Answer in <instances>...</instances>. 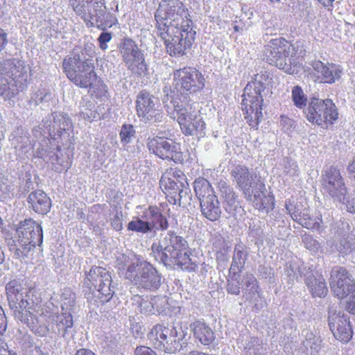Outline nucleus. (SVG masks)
Instances as JSON below:
<instances>
[{
    "mask_svg": "<svg viewBox=\"0 0 355 355\" xmlns=\"http://www.w3.org/2000/svg\"><path fill=\"white\" fill-rule=\"evenodd\" d=\"M8 43L7 33L0 28V51L4 48Z\"/></svg>",
    "mask_w": 355,
    "mask_h": 355,
    "instance_id": "61",
    "label": "nucleus"
},
{
    "mask_svg": "<svg viewBox=\"0 0 355 355\" xmlns=\"http://www.w3.org/2000/svg\"><path fill=\"white\" fill-rule=\"evenodd\" d=\"M121 214H116L112 219H111V225L114 229L116 231H120L123 229V224L121 220Z\"/></svg>",
    "mask_w": 355,
    "mask_h": 355,
    "instance_id": "56",
    "label": "nucleus"
},
{
    "mask_svg": "<svg viewBox=\"0 0 355 355\" xmlns=\"http://www.w3.org/2000/svg\"><path fill=\"white\" fill-rule=\"evenodd\" d=\"M53 320L51 329L53 333L58 336L65 337L69 329L73 327V319L70 311H64L55 315Z\"/></svg>",
    "mask_w": 355,
    "mask_h": 355,
    "instance_id": "33",
    "label": "nucleus"
},
{
    "mask_svg": "<svg viewBox=\"0 0 355 355\" xmlns=\"http://www.w3.org/2000/svg\"><path fill=\"white\" fill-rule=\"evenodd\" d=\"M346 229L349 230V225H345L340 221L335 224L332 228L335 235V244L330 246V252H338L345 256L355 250V238L352 235L347 234Z\"/></svg>",
    "mask_w": 355,
    "mask_h": 355,
    "instance_id": "26",
    "label": "nucleus"
},
{
    "mask_svg": "<svg viewBox=\"0 0 355 355\" xmlns=\"http://www.w3.org/2000/svg\"><path fill=\"white\" fill-rule=\"evenodd\" d=\"M303 242L305 248L313 253L318 252L320 249V243L313 239L311 236H304L303 238Z\"/></svg>",
    "mask_w": 355,
    "mask_h": 355,
    "instance_id": "49",
    "label": "nucleus"
},
{
    "mask_svg": "<svg viewBox=\"0 0 355 355\" xmlns=\"http://www.w3.org/2000/svg\"><path fill=\"white\" fill-rule=\"evenodd\" d=\"M125 277L135 285L149 290H157L162 282L156 269L146 262H137V265L129 266Z\"/></svg>",
    "mask_w": 355,
    "mask_h": 355,
    "instance_id": "17",
    "label": "nucleus"
},
{
    "mask_svg": "<svg viewBox=\"0 0 355 355\" xmlns=\"http://www.w3.org/2000/svg\"><path fill=\"white\" fill-rule=\"evenodd\" d=\"M135 355H157V354L148 347L139 346L135 349Z\"/></svg>",
    "mask_w": 355,
    "mask_h": 355,
    "instance_id": "54",
    "label": "nucleus"
},
{
    "mask_svg": "<svg viewBox=\"0 0 355 355\" xmlns=\"http://www.w3.org/2000/svg\"><path fill=\"white\" fill-rule=\"evenodd\" d=\"M17 234V239L10 241L9 248L15 258L25 261L31 255L35 247L42 243V229L40 224L28 218L19 223Z\"/></svg>",
    "mask_w": 355,
    "mask_h": 355,
    "instance_id": "8",
    "label": "nucleus"
},
{
    "mask_svg": "<svg viewBox=\"0 0 355 355\" xmlns=\"http://www.w3.org/2000/svg\"><path fill=\"white\" fill-rule=\"evenodd\" d=\"M307 120L318 125L322 123H332L338 119V111L331 99L325 100L313 98L305 110Z\"/></svg>",
    "mask_w": 355,
    "mask_h": 355,
    "instance_id": "18",
    "label": "nucleus"
},
{
    "mask_svg": "<svg viewBox=\"0 0 355 355\" xmlns=\"http://www.w3.org/2000/svg\"><path fill=\"white\" fill-rule=\"evenodd\" d=\"M322 185L324 191L334 200L345 202L347 189L339 169L330 166L322 175Z\"/></svg>",
    "mask_w": 355,
    "mask_h": 355,
    "instance_id": "21",
    "label": "nucleus"
},
{
    "mask_svg": "<svg viewBox=\"0 0 355 355\" xmlns=\"http://www.w3.org/2000/svg\"><path fill=\"white\" fill-rule=\"evenodd\" d=\"M110 273L102 267L94 266L89 272H86L85 284L92 290V286L96 289L94 291V297L99 300L102 304L108 302L114 293V286L112 284Z\"/></svg>",
    "mask_w": 355,
    "mask_h": 355,
    "instance_id": "15",
    "label": "nucleus"
},
{
    "mask_svg": "<svg viewBox=\"0 0 355 355\" xmlns=\"http://www.w3.org/2000/svg\"><path fill=\"white\" fill-rule=\"evenodd\" d=\"M69 6L88 28L105 31L118 24L119 3L112 1L106 6L105 0H69Z\"/></svg>",
    "mask_w": 355,
    "mask_h": 355,
    "instance_id": "2",
    "label": "nucleus"
},
{
    "mask_svg": "<svg viewBox=\"0 0 355 355\" xmlns=\"http://www.w3.org/2000/svg\"><path fill=\"white\" fill-rule=\"evenodd\" d=\"M243 288V297L252 302L257 301L260 297L257 279L252 275H247L242 280Z\"/></svg>",
    "mask_w": 355,
    "mask_h": 355,
    "instance_id": "37",
    "label": "nucleus"
},
{
    "mask_svg": "<svg viewBox=\"0 0 355 355\" xmlns=\"http://www.w3.org/2000/svg\"><path fill=\"white\" fill-rule=\"evenodd\" d=\"M313 70L317 73L321 83L332 84L338 80L343 74V69L335 64H327L321 61H314L312 64Z\"/></svg>",
    "mask_w": 355,
    "mask_h": 355,
    "instance_id": "28",
    "label": "nucleus"
},
{
    "mask_svg": "<svg viewBox=\"0 0 355 355\" xmlns=\"http://www.w3.org/2000/svg\"><path fill=\"white\" fill-rule=\"evenodd\" d=\"M231 175L245 198L251 201L256 209L266 212L269 208L272 209L274 197L266 194V186L255 173L244 165H237L231 171Z\"/></svg>",
    "mask_w": 355,
    "mask_h": 355,
    "instance_id": "4",
    "label": "nucleus"
},
{
    "mask_svg": "<svg viewBox=\"0 0 355 355\" xmlns=\"http://www.w3.org/2000/svg\"><path fill=\"white\" fill-rule=\"evenodd\" d=\"M6 318L4 315L3 310L0 306V334H3L6 330Z\"/></svg>",
    "mask_w": 355,
    "mask_h": 355,
    "instance_id": "59",
    "label": "nucleus"
},
{
    "mask_svg": "<svg viewBox=\"0 0 355 355\" xmlns=\"http://www.w3.org/2000/svg\"><path fill=\"white\" fill-rule=\"evenodd\" d=\"M72 125L69 117L62 112H53L45 121L44 126L49 132L50 135L61 137L63 133H66Z\"/></svg>",
    "mask_w": 355,
    "mask_h": 355,
    "instance_id": "29",
    "label": "nucleus"
},
{
    "mask_svg": "<svg viewBox=\"0 0 355 355\" xmlns=\"http://www.w3.org/2000/svg\"><path fill=\"white\" fill-rule=\"evenodd\" d=\"M248 254V253L246 251L245 246L242 245H236L234 248L230 271L234 274L240 272L245 263Z\"/></svg>",
    "mask_w": 355,
    "mask_h": 355,
    "instance_id": "38",
    "label": "nucleus"
},
{
    "mask_svg": "<svg viewBox=\"0 0 355 355\" xmlns=\"http://www.w3.org/2000/svg\"><path fill=\"white\" fill-rule=\"evenodd\" d=\"M119 52L128 69L140 76L147 71L144 58L136 43L130 38H124L119 44Z\"/></svg>",
    "mask_w": 355,
    "mask_h": 355,
    "instance_id": "20",
    "label": "nucleus"
},
{
    "mask_svg": "<svg viewBox=\"0 0 355 355\" xmlns=\"http://www.w3.org/2000/svg\"><path fill=\"white\" fill-rule=\"evenodd\" d=\"M75 293L69 288H64L61 295V306L62 310L69 311L75 305Z\"/></svg>",
    "mask_w": 355,
    "mask_h": 355,
    "instance_id": "44",
    "label": "nucleus"
},
{
    "mask_svg": "<svg viewBox=\"0 0 355 355\" xmlns=\"http://www.w3.org/2000/svg\"><path fill=\"white\" fill-rule=\"evenodd\" d=\"M28 67L24 61L6 60L0 68V96L10 100L23 91L27 85Z\"/></svg>",
    "mask_w": 355,
    "mask_h": 355,
    "instance_id": "6",
    "label": "nucleus"
},
{
    "mask_svg": "<svg viewBox=\"0 0 355 355\" xmlns=\"http://www.w3.org/2000/svg\"><path fill=\"white\" fill-rule=\"evenodd\" d=\"M227 291L232 295H239L240 293V286L238 282H228Z\"/></svg>",
    "mask_w": 355,
    "mask_h": 355,
    "instance_id": "55",
    "label": "nucleus"
},
{
    "mask_svg": "<svg viewBox=\"0 0 355 355\" xmlns=\"http://www.w3.org/2000/svg\"><path fill=\"white\" fill-rule=\"evenodd\" d=\"M116 266H117L118 269L120 271L125 270V272H127V270L129 268V266L137 265V263L132 262V261L130 259L129 257L124 254H121L119 255L116 258Z\"/></svg>",
    "mask_w": 355,
    "mask_h": 355,
    "instance_id": "48",
    "label": "nucleus"
},
{
    "mask_svg": "<svg viewBox=\"0 0 355 355\" xmlns=\"http://www.w3.org/2000/svg\"><path fill=\"white\" fill-rule=\"evenodd\" d=\"M284 172L289 176L298 175V166L295 162L287 159L284 164Z\"/></svg>",
    "mask_w": 355,
    "mask_h": 355,
    "instance_id": "51",
    "label": "nucleus"
},
{
    "mask_svg": "<svg viewBox=\"0 0 355 355\" xmlns=\"http://www.w3.org/2000/svg\"><path fill=\"white\" fill-rule=\"evenodd\" d=\"M268 78L267 71H261L254 75V80L243 90L242 110L245 111V118L248 123L253 128L257 127L262 118L263 98L261 94L265 89Z\"/></svg>",
    "mask_w": 355,
    "mask_h": 355,
    "instance_id": "7",
    "label": "nucleus"
},
{
    "mask_svg": "<svg viewBox=\"0 0 355 355\" xmlns=\"http://www.w3.org/2000/svg\"><path fill=\"white\" fill-rule=\"evenodd\" d=\"M75 355H96L91 350L87 349H80L76 351Z\"/></svg>",
    "mask_w": 355,
    "mask_h": 355,
    "instance_id": "64",
    "label": "nucleus"
},
{
    "mask_svg": "<svg viewBox=\"0 0 355 355\" xmlns=\"http://www.w3.org/2000/svg\"><path fill=\"white\" fill-rule=\"evenodd\" d=\"M166 110L171 117L177 119L182 132L185 135L202 136L205 128V123L200 116L194 114L193 105L184 103L173 98L169 103L166 104Z\"/></svg>",
    "mask_w": 355,
    "mask_h": 355,
    "instance_id": "10",
    "label": "nucleus"
},
{
    "mask_svg": "<svg viewBox=\"0 0 355 355\" xmlns=\"http://www.w3.org/2000/svg\"><path fill=\"white\" fill-rule=\"evenodd\" d=\"M112 37V35L109 32H102L98 37V42L99 43V47L101 50H106L107 49V43L109 42Z\"/></svg>",
    "mask_w": 355,
    "mask_h": 355,
    "instance_id": "52",
    "label": "nucleus"
},
{
    "mask_svg": "<svg viewBox=\"0 0 355 355\" xmlns=\"http://www.w3.org/2000/svg\"><path fill=\"white\" fill-rule=\"evenodd\" d=\"M147 146L150 152L163 159L175 162L181 159L180 145L171 139L158 137L148 139Z\"/></svg>",
    "mask_w": 355,
    "mask_h": 355,
    "instance_id": "23",
    "label": "nucleus"
},
{
    "mask_svg": "<svg viewBox=\"0 0 355 355\" xmlns=\"http://www.w3.org/2000/svg\"><path fill=\"white\" fill-rule=\"evenodd\" d=\"M347 171L350 175L355 179V157L347 166Z\"/></svg>",
    "mask_w": 355,
    "mask_h": 355,
    "instance_id": "63",
    "label": "nucleus"
},
{
    "mask_svg": "<svg viewBox=\"0 0 355 355\" xmlns=\"http://www.w3.org/2000/svg\"><path fill=\"white\" fill-rule=\"evenodd\" d=\"M346 207L348 211L355 213V193H353L347 201Z\"/></svg>",
    "mask_w": 355,
    "mask_h": 355,
    "instance_id": "60",
    "label": "nucleus"
},
{
    "mask_svg": "<svg viewBox=\"0 0 355 355\" xmlns=\"http://www.w3.org/2000/svg\"><path fill=\"white\" fill-rule=\"evenodd\" d=\"M182 173L180 171L167 172L164 173L160 180V188L165 193L177 194L180 182H179L178 173Z\"/></svg>",
    "mask_w": 355,
    "mask_h": 355,
    "instance_id": "36",
    "label": "nucleus"
},
{
    "mask_svg": "<svg viewBox=\"0 0 355 355\" xmlns=\"http://www.w3.org/2000/svg\"><path fill=\"white\" fill-rule=\"evenodd\" d=\"M30 207L36 213L46 214L51 207L49 197L42 190L32 191L28 198Z\"/></svg>",
    "mask_w": 355,
    "mask_h": 355,
    "instance_id": "30",
    "label": "nucleus"
},
{
    "mask_svg": "<svg viewBox=\"0 0 355 355\" xmlns=\"http://www.w3.org/2000/svg\"><path fill=\"white\" fill-rule=\"evenodd\" d=\"M187 329V326H182V324L167 327L157 324L153 327L148 337L156 347L164 352L173 354L181 348Z\"/></svg>",
    "mask_w": 355,
    "mask_h": 355,
    "instance_id": "11",
    "label": "nucleus"
},
{
    "mask_svg": "<svg viewBox=\"0 0 355 355\" xmlns=\"http://www.w3.org/2000/svg\"><path fill=\"white\" fill-rule=\"evenodd\" d=\"M49 161L51 162L53 169L58 172L67 171L71 164V160L67 153L62 152L60 148H58L57 151L50 152L47 154Z\"/></svg>",
    "mask_w": 355,
    "mask_h": 355,
    "instance_id": "35",
    "label": "nucleus"
},
{
    "mask_svg": "<svg viewBox=\"0 0 355 355\" xmlns=\"http://www.w3.org/2000/svg\"><path fill=\"white\" fill-rule=\"evenodd\" d=\"M80 116L87 121H92L96 117V106L94 103L87 98H83L80 103Z\"/></svg>",
    "mask_w": 355,
    "mask_h": 355,
    "instance_id": "40",
    "label": "nucleus"
},
{
    "mask_svg": "<svg viewBox=\"0 0 355 355\" xmlns=\"http://www.w3.org/2000/svg\"><path fill=\"white\" fill-rule=\"evenodd\" d=\"M151 298L155 314L161 313L166 309L168 305L166 296H153Z\"/></svg>",
    "mask_w": 355,
    "mask_h": 355,
    "instance_id": "46",
    "label": "nucleus"
},
{
    "mask_svg": "<svg viewBox=\"0 0 355 355\" xmlns=\"http://www.w3.org/2000/svg\"><path fill=\"white\" fill-rule=\"evenodd\" d=\"M63 71L67 77L81 88L92 87L97 78L94 60L84 53H72L64 58Z\"/></svg>",
    "mask_w": 355,
    "mask_h": 355,
    "instance_id": "9",
    "label": "nucleus"
},
{
    "mask_svg": "<svg viewBox=\"0 0 355 355\" xmlns=\"http://www.w3.org/2000/svg\"><path fill=\"white\" fill-rule=\"evenodd\" d=\"M329 326L336 339L347 343L352 338L353 332L347 316L336 313L330 315Z\"/></svg>",
    "mask_w": 355,
    "mask_h": 355,
    "instance_id": "27",
    "label": "nucleus"
},
{
    "mask_svg": "<svg viewBox=\"0 0 355 355\" xmlns=\"http://www.w3.org/2000/svg\"><path fill=\"white\" fill-rule=\"evenodd\" d=\"M223 197L225 198V209L232 216H241L243 209L240 205L238 196L233 189L230 187H223Z\"/></svg>",
    "mask_w": 355,
    "mask_h": 355,
    "instance_id": "32",
    "label": "nucleus"
},
{
    "mask_svg": "<svg viewBox=\"0 0 355 355\" xmlns=\"http://www.w3.org/2000/svg\"><path fill=\"white\" fill-rule=\"evenodd\" d=\"M151 248L155 257L165 266L177 265L189 272L197 268V263L188 254L187 241L173 231L162 234L159 242L154 243Z\"/></svg>",
    "mask_w": 355,
    "mask_h": 355,
    "instance_id": "3",
    "label": "nucleus"
},
{
    "mask_svg": "<svg viewBox=\"0 0 355 355\" xmlns=\"http://www.w3.org/2000/svg\"><path fill=\"white\" fill-rule=\"evenodd\" d=\"M157 35L164 41L166 52L174 57L186 55L191 49L196 35L191 20L182 21L180 25H159Z\"/></svg>",
    "mask_w": 355,
    "mask_h": 355,
    "instance_id": "5",
    "label": "nucleus"
},
{
    "mask_svg": "<svg viewBox=\"0 0 355 355\" xmlns=\"http://www.w3.org/2000/svg\"><path fill=\"white\" fill-rule=\"evenodd\" d=\"M178 174L180 186L177 195L178 196V199L182 203H187L191 200V190L189 188V184L185 175L183 173H180Z\"/></svg>",
    "mask_w": 355,
    "mask_h": 355,
    "instance_id": "42",
    "label": "nucleus"
},
{
    "mask_svg": "<svg viewBox=\"0 0 355 355\" xmlns=\"http://www.w3.org/2000/svg\"><path fill=\"white\" fill-rule=\"evenodd\" d=\"M194 191L200 201L202 214L211 221L218 220L221 214V208L218 197L209 182L205 179L194 182Z\"/></svg>",
    "mask_w": 355,
    "mask_h": 355,
    "instance_id": "16",
    "label": "nucleus"
},
{
    "mask_svg": "<svg viewBox=\"0 0 355 355\" xmlns=\"http://www.w3.org/2000/svg\"><path fill=\"white\" fill-rule=\"evenodd\" d=\"M330 286L335 295L343 299L352 295L355 282L344 268L336 267L331 272Z\"/></svg>",
    "mask_w": 355,
    "mask_h": 355,
    "instance_id": "24",
    "label": "nucleus"
},
{
    "mask_svg": "<svg viewBox=\"0 0 355 355\" xmlns=\"http://www.w3.org/2000/svg\"><path fill=\"white\" fill-rule=\"evenodd\" d=\"M52 99V94L46 89H40L32 94L29 100L31 105H38L42 104L44 106H49L50 101Z\"/></svg>",
    "mask_w": 355,
    "mask_h": 355,
    "instance_id": "41",
    "label": "nucleus"
},
{
    "mask_svg": "<svg viewBox=\"0 0 355 355\" xmlns=\"http://www.w3.org/2000/svg\"><path fill=\"white\" fill-rule=\"evenodd\" d=\"M285 51H283V58L286 59V64H290L293 73L297 72L295 69L297 60L304 55V49L301 42H296L294 44L289 43L286 40L284 44Z\"/></svg>",
    "mask_w": 355,
    "mask_h": 355,
    "instance_id": "34",
    "label": "nucleus"
},
{
    "mask_svg": "<svg viewBox=\"0 0 355 355\" xmlns=\"http://www.w3.org/2000/svg\"><path fill=\"white\" fill-rule=\"evenodd\" d=\"M286 40L278 37L270 40L264 46L263 59L272 65H275L280 69L289 74H293L290 64H286V59L283 58V51H285Z\"/></svg>",
    "mask_w": 355,
    "mask_h": 355,
    "instance_id": "22",
    "label": "nucleus"
},
{
    "mask_svg": "<svg viewBox=\"0 0 355 355\" xmlns=\"http://www.w3.org/2000/svg\"><path fill=\"white\" fill-rule=\"evenodd\" d=\"M151 297L141 298L139 302L140 311L145 314H155Z\"/></svg>",
    "mask_w": 355,
    "mask_h": 355,
    "instance_id": "50",
    "label": "nucleus"
},
{
    "mask_svg": "<svg viewBox=\"0 0 355 355\" xmlns=\"http://www.w3.org/2000/svg\"><path fill=\"white\" fill-rule=\"evenodd\" d=\"M8 304L15 317L26 324L39 336H46L49 331L44 324L41 299L35 288L24 285L19 280L13 279L6 286Z\"/></svg>",
    "mask_w": 355,
    "mask_h": 355,
    "instance_id": "1",
    "label": "nucleus"
},
{
    "mask_svg": "<svg viewBox=\"0 0 355 355\" xmlns=\"http://www.w3.org/2000/svg\"><path fill=\"white\" fill-rule=\"evenodd\" d=\"M168 222L166 217L156 206H149L145 209L142 214L133 217L127 225L129 231L139 234L156 233L157 231H164L168 228Z\"/></svg>",
    "mask_w": 355,
    "mask_h": 355,
    "instance_id": "13",
    "label": "nucleus"
},
{
    "mask_svg": "<svg viewBox=\"0 0 355 355\" xmlns=\"http://www.w3.org/2000/svg\"><path fill=\"white\" fill-rule=\"evenodd\" d=\"M194 338L202 345H209L215 339L212 329L206 323L196 320L190 324Z\"/></svg>",
    "mask_w": 355,
    "mask_h": 355,
    "instance_id": "31",
    "label": "nucleus"
},
{
    "mask_svg": "<svg viewBox=\"0 0 355 355\" xmlns=\"http://www.w3.org/2000/svg\"><path fill=\"white\" fill-rule=\"evenodd\" d=\"M288 276L298 280L299 277L304 276V282L309 288L313 297H324L328 291L325 280L318 272H313L310 268L302 266L299 267L295 264H290L286 270Z\"/></svg>",
    "mask_w": 355,
    "mask_h": 355,
    "instance_id": "19",
    "label": "nucleus"
},
{
    "mask_svg": "<svg viewBox=\"0 0 355 355\" xmlns=\"http://www.w3.org/2000/svg\"><path fill=\"white\" fill-rule=\"evenodd\" d=\"M303 346L310 352L311 355H316L321 347V340L312 333L307 334Z\"/></svg>",
    "mask_w": 355,
    "mask_h": 355,
    "instance_id": "43",
    "label": "nucleus"
},
{
    "mask_svg": "<svg viewBox=\"0 0 355 355\" xmlns=\"http://www.w3.org/2000/svg\"><path fill=\"white\" fill-rule=\"evenodd\" d=\"M135 130L132 125L124 124L120 132V137L122 142L128 144L130 141L132 137H134Z\"/></svg>",
    "mask_w": 355,
    "mask_h": 355,
    "instance_id": "47",
    "label": "nucleus"
},
{
    "mask_svg": "<svg viewBox=\"0 0 355 355\" xmlns=\"http://www.w3.org/2000/svg\"><path fill=\"white\" fill-rule=\"evenodd\" d=\"M174 90L173 98L181 103L187 102V95L202 89L205 86V79L200 71L191 67H184L173 71Z\"/></svg>",
    "mask_w": 355,
    "mask_h": 355,
    "instance_id": "12",
    "label": "nucleus"
},
{
    "mask_svg": "<svg viewBox=\"0 0 355 355\" xmlns=\"http://www.w3.org/2000/svg\"><path fill=\"white\" fill-rule=\"evenodd\" d=\"M345 309L349 313L355 314V288L353 290L350 300L347 302Z\"/></svg>",
    "mask_w": 355,
    "mask_h": 355,
    "instance_id": "57",
    "label": "nucleus"
},
{
    "mask_svg": "<svg viewBox=\"0 0 355 355\" xmlns=\"http://www.w3.org/2000/svg\"><path fill=\"white\" fill-rule=\"evenodd\" d=\"M188 9L181 0H160L155 12V28L159 25H180L182 21L191 20Z\"/></svg>",
    "mask_w": 355,
    "mask_h": 355,
    "instance_id": "14",
    "label": "nucleus"
},
{
    "mask_svg": "<svg viewBox=\"0 0 355 355\" xmlns=\"http://www.w3.org/2000/svg\"><path fill=\"white\" fill-rule=\"evenodd\" d=\"M291 94L294 105L300 109L304 108L306 105L307 98L302 89L300 86H294Z\"/></svg>",
    "mask_w": 355,
    "mask_h": 355,
    "instance_id": "45",
    "label": "nucleus"
},
{
    "mask_svg": "<svg viewBox=\"0 0 355 355\" xmlns=\"http://www.w3.org/2000/svg\"><path fill=\"white\" fill-rule=\"evenodd\" d=\"M137 111L140 120L144 123L159 122L163 117L162 112L155 106L153 96L146 91L141 92L137 96Z\"/></svg>",
    "mask_w": 355,
    "mask_h": 355,
    "instance_id": "25",
    "label": "nucleus"
},
{
    "mask_svg": "<svg viewBox=\"0 0 355 355\" xmlns=\"http://www.w3.org/2000/svg\"><path fill=\"white\" fill-rule=\"evenodd\" d=\"M281 125L286 131H291L295 127V121L286 116H281Z\"/></svg>",
    "mask_w": 355,
    "mask_h": 355,
    "instance_id": "53",
    "label": "nucleus"
},
{
    "mask_svg": "<svg viewBox=\"0 0 355 355\" xmlns=\"http://www.w3.org/2000/svg\"><path fill=\"white\" fill-rule=\"evenodd\" d=\"M292 219L307 229L316 230L320 228V223L322 222L321 218H319L320 222L315 221L314 219L309 216L306 211L302 212L301 215H296L293 213Z\"/></svg>",
    "mask_w": 355,
    "mask_h": 355,
    "instance_id": "39",
    "label": "nucleus"
},
{
    "mask_svg": "<svg viewBox=\"0 0 355 355\" xmlns=\"http://www.w3.org/2000/svg\"><path fill=\"white\" fill-rule=\"evenodd\" d=\"M166 197L168 198V201L169 202V203L172 205H176L178 203L180 206L181 205L182 202L178 199V196L177 194H170L169 193H166Z\"/></svg>",
    "mask_w": 355,
    "mask_h": 355,
    "instance_id": "62",
    "label": "nucleus"
},
{
    "mask_svg": "<svg viewBox=\"0 0 355 355\" xmlns=\"http://www.w3.org/2000/svg\"><path fill=\"white\" fill-rule=\"evenodd\" d=\"M285 208L291 218L293 213L295 214L296 215H301L302 211H300L299 209L291 204L290 201L288 202H286Z\"/></svg>",
    "mask_w": 355,
    "mask_h": 355,
    "instance_id": "58",
    "label": "nucleus"
}]
</instances>
